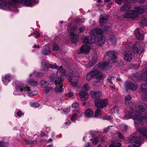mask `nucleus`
<instances>
[{"instance_id": "6", "label": "nucleus", "mask_w": 147, "mask_h": 147, "mask_svg": "<svg viewBox=\"0 0 147 147\" xmlns=\"http://www.w3.org/2000/svg\"><path fill=\"white\" fill-rule=\"evenodd\" d=\"M42 69L43 71L47 70L49 68L52 69H58L59 66L56 63L51 65L47 63L45 60H43L41 62Z\"/></svg>"}, {"instance_id": "59", "label": "nucleus", "mask_w": 147, "mask_h": 147, "mask_svg": "<svg viewBox=\"0 0 147 147\" xmlns=\"http://www.w3.org/2000/svg\"><path fill=\"white\" fill-rule=\"evenodd\" d=\"M127 125H123L122 127V130L123 131H126L127 129Z\"/></svg>"}, {"instance_id": "50", "label": "nucleus", "mask_w": 147, "mask_h": 147, "mask_svg": "<svg viewBox=\"0 0 147 147\" xmlns=\"http://www.w3.org/2000/svg\"><path fill=\"white\" fill-rule=\"evenodd\" d=\"M53 50L54 51H57L59 50V48L58 45L55 43L53 45Z\"/></svg>"}, {"instance_id": "13", "label": "nucleus", "mask_w": 147, "mask_h": 147, "mask_svg": "<svg viewBox=\"0 0 147 147\" xmlns=\"http://www.w3.org/2000/svg\"><path fill=\"white\" fill-rule=\"evenodd\" d=\"M133 49L134 52L139 54H141L143 51L142 45L140 43H137L134 45Z\"/></svg>"}, {"instance_id": "54", "label": "nucleus", "mask_w": 147, "mask_h": 147, "mask_svg": "<svg viewBox=\"0 0 147 147\" xmlns=\"http://www.w3.org/2000/svg\"><path fill=\"white\" fill-rule=\"evenodd\" d=\"M40 106V104L38 102H36L34 103H33L32 104V106L33 107L35 108H37L39 107Z\"/></svg>"}, {"instance_id": "36", "label": "nucleus", "mask_w": 147, "mask_h": 147, "mask_svg": "<svg viewBox=\"0 0 147 147\" xmlns=\"http://www.w3.org/2000/svg\"><path fill=\"white\" fill-rule=\"evenodd\" d=\"M131 97L129 95H127L125 97V103L126 105H128L130 101Z\"/></svg>"}, {"instance_id": "27", "label": "nucleus", "mask_w": 147, "mask_h": 147, "mask_svg": "<svg viewBox=\"0 0 147 147\" xmlns=\"http://www.w3.org/2000/svg\"><path fill=\"white\" fill-rule=\"evenodd\" d=\"M134 9L136 13L140 14H142L145 11L144 8L143 7H135Z\"/></svg>"}, {"instance_id": "52", "label": "nucleus", "mask_w": 147, "mask_h": 147, "mask_svg": "<svg viewBox=\"0 0 147 147\" xmlns=\"http://www.w3.org/2000/svg\"><path fill=\"white\" fill-rule=\"evenodd\" d=\"M111 27L108 25H106L105 26L104 30L105 31H108L110 30Z\"/></svg>"}, {"instance_id": "31", "label": "nucleus", "mask_w": 147, "mask_h": 147, "mask_svg": "<svg viewBox=\"0 0 147 147\" xmlns=\"http://www.w3.org/2000/svg\"><path fill=\"white\" fill-rule=\"evenodd\" d=\"M27 83L32 86H36L38 84V82L37 81H34L33 80H28Z\"/></svg>"}, {"instance_id": "55", "label": "nucleus", "mask_w": 147, "mask_h": 147, "mask_svg": "<svg viewBox=\"0 0 147 147\" xmlns=\"http://www.w3.org/2000/svg\"><path fill=\"white\" fill-rule=\"evenodd\" d=\"M117 134L119 138L122 139H123L124 138V136L120 133L119 132H117Z\"/></svg>"}, {"instance_id": "3", "label": "nucleus", "mask_w": 147, "mask_h": 147, "mask_svg": "<svg viewBox=\"0 0 147 147\" xmlns=\"http://www.w3.org/2000/svg\"><path fill=\"white\" fill-rule=\"evenodd\" d=\"M116 57V55L114 52H107L106 55L103 59V60L105 62L98 63L99 69H110L112 66L111 65V63L115 62V59Z\"/></svg>"}, {"instance_id": "56", "label": "nucleus", "mask_w": 147, "mask_h": 147, "mask_svg": "<svg viewBox=\"0 0 147 147\" xmlns=\"http://www.w3.org/2000/svg\"><path fill=\"white\" fill-rule=\"evenodd\" d=\"M141 98L144 100L147 101V94L141 96Z\"/></svg>"}, {"instance_id": "5", "label": "nucleus", "mask_w": 147, "mask_h": 147, "mask_svg": "<svg viewBox=\"0 0 147 147\" xmlns=\"http://www.w3.org/2000/svg\"><path fill=\"white\" fill-rule=\"evenodd\" d=\"M143 139L140 137H132L130 140L129 142L132 144L133 147H139Z\"/></svg>"}, {"instance_id": "7", "label": "nucleus", "mask_w": 147, "mask_h": 147, "mask_svg": "<svg viewBox=\"0 0 147 147\" xmlns=\"http://www.w3.org/2000/svg\"><path fill=\"white\" fill-rule=\"evenodd\" d=\"M63 80V79L59 78L56 80L55 83L56 87L54 90L55 92H61L63 91V90L61 84Z\"/></svg>"}, {"instance_id": "39", "label": "nucleus", "mask_w": 147, "mask_h": 147, "mask_svg": "<svg viewBox=\"0 0 147 147\" xmlns=\"http://www.w3.org/2000/svg\"><path fill=\"white\" fill-rule=\"evenodd\" d=\"M53 90V88L52 87H46L44 88V92L47 93Z\"/></svg>"}, {"instance_id": "9", "label": "nucleus", "mask_w": 147, "mask_h": 147, "mask_svg": "<svg viewBox=\"0 0 147 147\" xmlns=\"http://www.w3.org/2000/svg\"><path fill=\"white\" fill-rule=\"evenodd\" d=\"M96 36L94 34L92 35V32H90V36L88 37H85L83 40V42L88 44H93L96 41Z\"/></svg>"}, {"instance_id": "12", "label": "nucleus", "mask_w": 147, "mask_h": 147, "mask_svg": "<svg viewBox=\"0 0 147 147\" xmlns=\"http://www.w3.org/2000/svg\"><path fill=\"white\" fill-rule=\"evenodd\" d=\"M97 67H98V69H99V67L98 66V64L94 67V70L91 71L92 72V76L93 78H96L97 79H100L102 77V75L101 73L98 71L96 69Z\"/></svg>"}, {"instance_id": "26", "label": "nucleus", "mask_w": 147, "mask_h": 147, "mask_svg": "<svg viewBox=\"0 0 147 147\" xmlns=\"http://www.w3.org/2000/svg\"><path fill=\"white\" fill-rule=\"evenodd\" d=\"M134 33L137 38L140 40H142L143 38V35L140 34L139 28H137L134 31Z\"/></svg>"}, {"instance_id": "45", "label": "nucleus", "mask_w": 147, "mask_h": 147, "mask_svg": "<svg viewBox=\"0 0 147 147\" xmlns=\"http://www.w3.org/2000/svg\"><path fill=\"white\" fill-rule=\"evenodd\" d=\"M114 79L115 78L114 76H110L107 78V81L108 82L112 84H113V82L112 81L114 80Z\"/></svg>"}, {"instance_id": "53", "label": "nucleus", "mask_w": 147, "mask_h": 147, "mask_svg": "<svg viewBox=\"0 0 147 147\" xmlns=\"http://www.w3.org/2000/svg\"><path fill=\"white\" fill-rule=\"evenodd\" d=\"M34 33L35 35V37L36 38L39 37L40 36V34L39 32L37 31H35Z\"/></svg>"}, {"instance_id": "19", "label": "nucleus", "mask_w": 147, "mask_h": 147, "mask_svg": "<svg viewBox=\"0 0 147 147\" xmlns=\"http://www.w3.org/2000/svg\"><path fill=\"white\" fill-rule=\"evenodd\" d=\"M134 56V53L130 51H126L124 54V59L127 61H130Z\"/></svg>"}, {"instance_id": "34", "label": "nucleus", "mask_w": 147, "mask_h": 147, "mask_svg": "<svg viewBox=\"0 0 147 147\" xmlns=\"http://www.w3.org/2000/svg\"><path fill=\"white\" fill-rule=\"evenodd\" d=\"M130 8V6L129 4H125L123 5L121 8L120 10L122 11H126Z\"/></svg>"}, {"instance_id": "17", "label": "nucleus", "mask_w": 147, "mask_h": 147, "mask_svg": "<svg viewBox=\"0 0 147 147\" xmlns=\"http://www.w3.org/2000/svg\"><path fill=\"white\" fill-rule=\"evenodd\" d=\"M140 93L141 96L147 94V83L142 84L140 89Z\"/></svg>"}, {"instance_id": "22", "label": "nucleus", "mask_w": 147, "mask_h": 147, "mask_svg": "<svg viewBox=\"0 0 147 147\" xmlns=\"http://www.w3.org/2000/svg\"><path fill=\"white\" fill-rule=\"evenodd\" d=\"M105 39L103 36L98 37L97 44L100 46H102L105 44Z\"/></svg>"}, {"instance_id": "33", "label": "nucleus", "mask_w": 147, "mask_h": 147, "mask_svg": "<svg viewBox=\"0 0 147 147\" xmlns=\"http://www.w3.org/2000/svg\"><path fill=\"white\" fill-rule=\"evenodd\" d=\"M90 94L92 97L94 98L99 97L101 95L100 92H90Z\"/></svg>"}, {"instance_id": "14", "label": "nucleus", "mask_w": 147, "mask_h": 147, "mask_svg": "<svg viewBox=\"0 0 147 147\" xmlns=\"http://www.w3.org/2000/svg\"><path fill=\"white\" fill-rule=\"evenodd\" d=\"M125 87L127 89L133 91L135 90L137 88V86L136 85L128 81L126 82Z\"/></svg>"}, {"instance_id": "1", "label": "nucleus", "mask_w": 147, "mask_h": 147, "mask_svg": "<svg viewBox=\"0 0 147 147\" xmlns=\"http://www.w3.org/2000/svg\"><path fill=\"white\" fill-rule=\"evenodd\" d=\"M130 118L135 120L136 127L140 124L142 125L144 122H147V112L145 113L143 115L142 114L137 111H132L128 115H126L123 117L124 119H128Z\"/></svg>"}, {"instance_id": "43", "label": "nucleus", "mask_w": 147, "mask_h": 147, "mask_svg": "<svg viewBox=\"0 0 147 147\" xmlns=\"http://www.w3.org/2000/svg\"><path fill=\"white\" fill-rule=\"evenodd\" d=\"M8 144L6 142L0 141V147H8Z\"/></svg>"}, {"instance_id": "37", "label": "nucleus", "mask_w": 147, "mask_h": 147, "mask_svg": "<svg viewBox=\"0 0 147 147\" xmlns=\"http://www.w3.org/2000/svg\"><path fill=\"white\" fill-rule=\"evenodd\" d=\"M122 146L121 144L120 143H114L109 145V147H120Z\"/></svg>"}, {"instance_id": "35", "label": "nucleus", "mask_w": 147, "mask_h": 147, "mask_svg": "<svg viewBox=\"0 0 147 147\" xmlns=\"http://www.w3.org/2000/svg\"><path fill=\"white\" fill-rule=\"evenodd\" d=\"M51 53L50 50L45 48H43L42 51V54L45 55H49Z\"/></svg>"}, {"instance_id": "15", "label": "nucleus", "mask_w": 147, "mask_h": 147, "mask_svg": "<svg viewBox=\"0 0 147 147\" xmlns=\"http://www.w3.org/2000/svg\"><path fill=\"white\" fill-rule=\"evenodd\" d=\"M146 78V82H147V70L146 68L144 69L142 71V75L138 76L139 79H135L134 78L133 79V81H134L138 82L140 80H144L145 77Z\"/></svg>"}, {"instance_id": "11", "label": "nucleus", "mask_w": 147, "mask_h": 147, "mask_svg": "<svg viewBox=\"0 0 147 147\" xmlns=\"http://www.w3.org/2000/svg\"><path fill=\"white\" fill-rule=\"evenodd\" d=\"M137 16V14L133 10H129L123 15V18L128 20L130 18H135Z\"/></svg>"}, {"instance_id": "30", "label": "nucleus", "mask_w": 147, "mask_h": 147, "mask_svg": "<svg viewBox=\"0 0 147 147\" xmlns=\"http://www.w3.org/2000/svg\"><path fill=\"white\" fill-rule=\"evenodd\" d=\"M85 115L87 117H92L93 115V113L90 109H88L85 112Z\"/></svg>"}, {"instance_id": "38", "label": "nucleus", "mask_w": 147, "mask_h": 147, "mask_svg": "<svg viewBox=\"0 0 147 147\" xmlns=\"http://www.w3.org/2000/svg\"><path fill=\"white\" fill-rule=\"evenodd\" d=\"M101 113L102 112L101 110L99 109H97L95 111L94 117H99L101 115Z\"/></svg>"}, {"instance_id": "58", "label": "nucleus", "mask_w": 147, "mask_h": 147, "mask_svg": "<svg viewBox=\"0 0 147 147\" xmlns=\"http://www.w3.org/2000/svg\"><path fill=\"white\" fill-rule=\"evenodd\" d=\"M124 0H115V2L119 5H121Z\"/></svg>"}, {"instance_id": "47", "label": "nucleus", "mask_w": 147, "mask_h": 147, "mask_svg": "<svg viewBox=\"0 0 147 147\" xmlns=\"http://www.w3.org/2000/svg\"><path fill=\"white\" fill-rule=\"evenodd\" d=\"M141 24L143 26L147 25V20L145 18L141 20Z\"/></svg>"}, {"instance_id": "32", "label": "nucleus", "mask_w": 147, "mask_h": 147, "mask_svg": "<svg viewBox=\"0 0 147 147\" xmlns=\"http://www.w3.org/2000/svg\"><path fill=\"white\" fill-rule=\"evenodd\" d=\"M109 40L112 44L115 45L117 39L115 36L111 35L109 38Z\"/></svg>"}, {"instance_id": "61", "label": "nucleus", "mask_w": 147, "mask_h": 147, "mask_svg": "<svg viewBox=\"0 0 147 147\" xmlns=\"http://www.w3.org/2000/svg\"><path fill=\"white\" fill-rule=\"evenodd\" d=\"M17 115L18 116L21 117L22 115H23V114L22 113V112L21 111H18L17 113Z\"/></svg>"}, {"instance_id": "48", "label": "nucleus", "mask_w": 147, "mask_h": 147, "mask_svg": "<svg viewBox=\"0 0 147 147\" xmlns=\"http://www.w3.org/2000/svg\"><path fill=\"white\" fill-rule=\"evenodd\" d=\"M77 117V114L74 113L72 114V117L71 119L73 122H75Z\"/></svg>"}, {"instance_id": "44", "label": "nucleus", "mask_w": 147, "mask_h": 147, "mask_svg": "<svg viewBox=\"0 0 147 147\" xmlns=\"http://www.w3.org/2000/svg\"><path fill=\"white\" fill-rule=\"evenodd\" d=\"M42 76V73H38L36 72H34L33 73V76L35 77L39 78Z\"/></svg>"}, {"instance_id": "23", "label": "nucleus", "mask_w": 147, "mask_h": 147, "mask_svg": "<svg viewBox=\"0 0 147 147\" xmlns=\"http://www.w3.org/2000/svg\"><path fill=\"white\" fill-rule=\"evenodd\" d=\"M11 79L10 76L8 75H5L4 77H2V80L3 83L5 85H7L9 82H10Z\"/></svg>"}, {"instance_id": "2", "label": "nucleus", "mask_w": 147, "mask_h": 147, "mask_svg": "<svg viewBox=\"0 0 147 147\" xmlns=\"http://www.w3.org/2000/svg\"><path fill=\"white\" fill-rule=\"evenodd\" d=\"M20 3L27 6H32L34 5L33 0H0V9H7L10 5H15Z\"/></svg>"}, {"instance_id": "57", "label": "nucleus", "mask_w": 147, "mask_h": 147, "mask_svg": "<svg viewBox=\"0 0 147 147\" xmlns=\"http://www.w3.org/2000/svg\"><path fill=\"white\" fill-rule=\"evenodd\" d=\"M78 82H71V84L73 87H76L77 85Z\"/></svg>"}, {"instance_id": "21", "label": "nucleus", "mask_w": 147, "mask_h": 147, "mask_svg": "<svg viewBox=\"0 0 147 147\" xmlns=\"http://www.w3.org/2000/svg\"><path fill=\"white\" fill-rule=\"evenodd\" d=\"M98 61V59L97 57L96 56L93 57L92 58V60L91 61H90L88 64V65H86V66L87 67H89L92 66Z\"/></svg>"}, {"instance_id": "63", "label": "nucleus", "mask_w": 147, "mask_h": 147, "mask_svg": "<svg viewBox=\"0 0 147 147\" xmlns=\"http://www.w3.org/2000/svg\"><path fill=\"white\" fill-rule=\"evenodd\" d=\"M90 142H87L85 144V147H90Z\"/></svg>"}, {"instance_id": "28", "label": "nucleus", "mask_w": 147, "mask_h": 147, "mask_svg": "<svg viewBox=\"0 0 147 147\" xmlns=\"http://www.w3.org/2000/svg\"><path fill=\"white\" fill-rule=\"evenodd\" d=\"M80 98L82 100H85L88 97V95L86 92H81L80 94Z\"/></svg>"}, {"instance_id": "49", "label": "nucleus", "mask_w": 147, "mask_h": 147, "mask_svg": "<svg viewBox=\"0 0 147 147\" xmlns=\"http://www.w3.org/2000/svg\"><path fill=\"white\" fill-rule=\"evenodd\" d=\"M92 140V142L93 144L95 145L97 143L99 140V139L98 138H96Z\"/></svg>"}, {"instance_id": "60", "label": "nucleus", "mask_w": 147, "mask_h": 147, "mask_svg": "<svg viewBox=\"0 0 147 147\" xmlns=\"http://www.w3.org/2000/svg\"><path fill=\"white\" fill-rule=\"evenodd\" d=\"M66 95L69 97H71L73 96V94L72 92H69V93H67Z\"/></svg>"}, {"instance_id": "40", "label": "nucleus", "mask_w": 147, "mask_h": 147, "mask_svg": "<svg viewBox=\"0 0 147 147\" xmlns=\"http://www.w3.org/2000/svg\"><path fill=\"white\" fill-rule=\"evenodd\" d=\"M93 78L92 72L91 71L88 72L87 74V79L88 81L90 80L91 78Z\"/></svg>"}, {"instance_id": "10", "label": "nucleus", "mask_w": 147, "mask_h": 147, "mask_svg": "<svg viewBox=\"0 0 147 147\" xmlns=\"http://www.w3.org/2000/svg\"><path fill=\"white\" fill-rule=\"evenodd\" d=\"M77 28V27L76 26H73L71 28V32L70 34V40L73 43H75L78 41V39L77 36L74 34L73 31L76 30Z\"/></svg>"}, {"instance_id": "20", "label": "nucleus", "mask_w": 147, "mask_h": 147, "mask_svg": "<svg viewBox=\"0 0 147 147\" xmlns=\"http://www.w3.org/2000/svg\"><path fill=\"white\" fill-rule=\"evenodd\" d=\"M92 32V35L94 34L96 36V35L99 37L103 36L102 33L103 31L100 29L98 28H95L90 31Z\"/></svg>"}, {"instance_id": "18", "label": "nucleus", "mask_w": 147, "mask_h": 147, "mask_svg": "<svg viewBox=\"0 0 147 147\" xmlns=\"http://www.w3.org/2000/svg\"><path fill=\"white\" fill-rule=\"evenodd\" d=\"M136 107V109L141 112H144L147 107L146 104L143 102H138Z\"/></svg>"}, {"instance_id": "16", "label": "nucleus", "mask_w": 147, "mask_h": 147, "mask_svg": "<svg viewBox=\"0 0 147 147\" xmlns=\"http://www.w3.org/2000/svg\"><path fill=\"white\" fill-rule=\"evenodd\" d=\"M90 50V47L87 45H84L80 49L78 54H87L89 53Z\"/></svg>"}, {"instance_id": "41", "label": "nucleus", "mask_w": 147, "mask_h": 147, "mask_svg": "<svg viewBox=\"0 0 147 147\" xmlns=\"http://www.w3.org/2000/svg\"><path fill=\"white\" fill-rule=\"evenodd\" d=\"M63 66H61L60 67H59L58 69L57 70V72L59 71L61 73V74L63 75L65 74V71L64 69L62 68Z\"/></svg>"}, {"instance_id": "46", "label": "nucleus", "mask_w": 147, "mask_h": 147, "mask_svg": "<svg viewBox=\"0 0 147 147\" xmlns=\"http://www.w3.org/2000/svg\"><path fill=\"white\" fill-rule=\"evenodd\" d=\"M89 88V86L88 84H85L83 85L82 87L83 89L85 91H88Z\"/></svg>"}, {"instance_id": "29", "label": "nucleus", "mask_w": 147, "mask_h": 147, "mask_svg": "<svg viewBox=\"0 0 147 147\" xmlns=\"http://www.w3.org/2000/svg\"><path fill=\"white\" fill-rule=\"evenodd\" d=\"M59 78V77L58 78L57 75L55 74H51L49 76V78L50 80L51 81L55 82V83L56 80H57Z\"/></svg>"}, {"instance_id": "64", "label": "nucleus", "mask_w": 147, "mask_h": 147, "mask_svg": "<svg viewBox=\"0 0 147 147\" xmlns=\"http://www.w3.org/2000/svg\"><path fill=\"white\" fill-rule=\"evenodd\" d=\"M109 128H110L109 126H108L107 128L104 129V132H107V131H108L109 130Z\"/></svg>"}, {"instance_id": "25", "label": "nucleus", "mask_w": 147, "mask_h": 147, "mask_svg": "<svg viewBox=\"0 0 147 147\" xmlns=\"http://www.w3.org/2000/svg\"><path fill=\"white\" fill-rule=\"evenodd\" d=\"M108 19V16L106 15H101L100 18L99 23L100 24L102 25L104 23L106 22Z\"/></svg>"}, {"instance_id": "4", "label": "nucleus", "mask_w": 147, "mask_h": 147, "mask_svg": "<svg viewBox=\"0 0 147 147\" xmlns=\"http://www.w3.org/2000/svg\"><path fill=\"white\" fill-rule=\"evenodd\" d=\"M23 90L24 91L27 92L28 95L30 96H35L38 93V92L36 90L32 92L30 88L27 85L24 86L21 85L20 86L18 85L16 87V92H15L16 93H14V94L15 95L20 94L23 91Z\"/></svg>"}, {"instance_id": "8", "label": "nucleus", "mask_w": 147, "mask_h": 147, "mask_svg": "<svg viewBox=\"0 0 147 147\" xmlns=\"http://www.w3.org/2000/svg\"><path fill=\"white\" fill-rule=\"evenodd\" d=\"M108 103V100L107 99L100 100L96 99L95 100V105L98 108H103L107 105Z\"/></svg>"}, {"instance_id": "42", "label": "nucleus", "mask_w": 147, "mask_h": 147, "mask_svg": "<svg viewBox=\"0 0 147 147\" xmlns=\"http://www.w3.org/2000/svg\"><path fill=\"white\" fill-rule=\"evenodd\" d=\"M40 84L42 86L45 87L48 85V84L45 80H43L40 82Z\"/></svg>"}, {"instance_id": "24", "label": "nucleus", "mask_w": 147, "mask_h": 147, "mask_svg": "<svg viewBox=\"0 0 147 147\" xmlns=\"http://www.w3.org/2000/svg\"><path fill=\"white\" fill-rule=\"evenodd\" d=\"M138 131L144 137L147 138V128H139L138 129Z\"/></svg>"}, {"instance_id": "51", "label": "nucleus", "mask_w": 147, "mask_h": 147, "mask_svg": "<svg viewBox=\"0 0 147 147\" xmlns=\"http://www.w3.org/2000/svg\"><path fill=\"white\" fill-rule=\"evenodd\" d=\"M79 106V104L76 102H74L72 105V107L74 108H78Z\"/></svg>"}, {"instance_id": "62", "label": "nucleus", "mask_w": 147, "mask_h": 147, "mask_svg": "<svg viewBox=\"0 0 147 147\" xmlns=\"http://www.w3.org/2000/svg\"><path fill=\"white\" fill-rule=\"evenodd\" d=\"M85 29V28L84 27H81L80 28L79 30L80 32H83Z\"/></svg>"}]
</instances>
